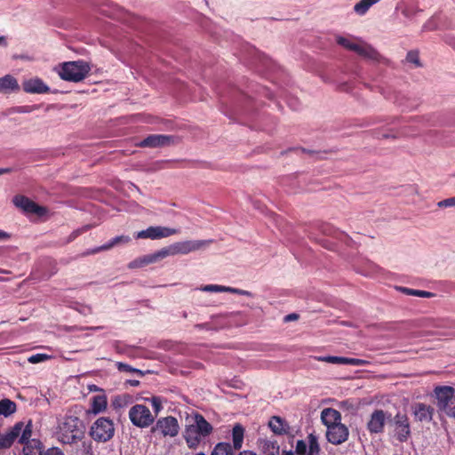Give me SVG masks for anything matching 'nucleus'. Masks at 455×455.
I'll use <instances>...</instances> for the list:
<instances>
[{
	"label": "nucleus",
	"instance_id": "nucleus-4",
	"mask_svg": "<svg viewBox=\"0 0 455 455\" xmlns=\"http://www.w3.org/2000/svg\"><path fill=\"white\" fill-rule=\"evenodd\" d=\"M91 67L84 60L67 61L59 66L58 74L64 81L78 83L90 73Z\"/></svg>",
	"mask_w": 455,
	"mask_h": 455
},
{
	"label": "nucleus",
	"instance_id": "nucleus-25",
	"mask_svg": "<svg viewBox=\"0 0 455 455\" xmlns=\"http://www.w3.org/2000/svg\"><path fill=\"white\" fill-rule=\"evenodd\" d=\"M20 89L18 81L11 75H6L0 78V92L8 91H18Z\"/></svg>",
	"mask_w": 455,
	"mask_h": 455
},
{
	"label": "nucleus",
	"instance_id": "nucleus-43",
	"mask_svg": "<svg viewBox=\"0 0 455 455\" xmlns=\"http://www.w3.org/2000/svg\"><path fill=\"white\" fill-rule=\"evenodd\" d=\"M237 455H258V454L252 451L244 450L243 451H240Z\"/></svg>",
	"mask_w": 455,
	"mask_h": 455
},
{
	"label": "nucleus",
	"instance_id": "nucleus-41",
	"mask_svg": "<svg viewBox=\"0 0 455 455\" xmlns=\"http://www.w3.org/2000/svg\"><path fill=\"white\" fill-rule=\"evenodd\" d=\"M44 455H65V454L60 448L52 447V448L48 449L44 452Z\"/></svg>",
	"mask_w": 455,
	"mask_h": 455
},
{
	"label": "nucleus",
	"instance_id": "nucleus-10",
	"mask_svg": "<svg viewBox=\"0 0 455 455\" xmlns=\"http://www.w3.org/2000/svg\"><path fill=\"white\" fill-rule=\"evenodd\" d=\"M395 438L400 443H405L411 436V426L409 418L404 413H396L393 419Z\"/></svg>",
	"mask_w": 455,
	"mask_h": 455
},
{
	"label": "nucleus",
	"instance_id": "nucleus-2",
	"mask_svg": "<svg viewBox=\"0 0 455 455\" xmlns=\"http://www.w3.org/2000/svg\"><path fill=\"white\" fill-rule=\"evenodd\" d=\"M213 431V427L205 419V418L198 413H193V422L186 425L183 437L188 447L196 450L202 440L209 436Z\"/></svg>",
	"mask_w": 455,
	"mask_h": 455
},
{
	"label": "nucleus",
	"instance_id": "nucleus-14",
	"mask_svg": "<svg viewBox=\"0 0 455 455\" xmlns=\"http://www.w3.org/2000/svg\"><path fill=\"white\" fill-rule=\"evenodd\" d=\"M326 439L333 445H340L347 441L349 430L347 427L342 423L331 426L326 429Z\"/></svg>",
	"mask_w": 455,
	"mask_h": 455
},
{
	"label": "nucleus",
	"instance_id": "nucleus-50",
	"mask_svg": "<svg viewBox=\"0 0 455 455\" xmlns=\"http://www.w3.org/2000/svg\"><path fill=\"white\" fill-rule=\"evenodd\" d=\"M20 112H24L23 109L25 108V107H20Z\"/></svg>",
	"mask_w": 455,
	"mask_h": 455
},
{
	"label": "nucleus",
	"instance_id": "nucleus-42",
	"mask_svg": "<svg viewBox=\"0 0 455 455\" xmlns=\"http://www.w3.org/2000/svg\"><path fill=\"white\" fill-rule=\"evenodd\" d=\"M299 318V315L295 314V313H292V314H289L285 316L284 318V321L285 322H289V321H294V320H297Z\"/></svg>",
	"mask_w": 455,
	"mask_h": 455
},
{
	"label": "nucleus",
	"instance_id": "nucleus-35",
	"mask_svg": "<svg viewBox=\"0 0 455 455\" xmlns=\"http://www.w3.org/2000/svg\"><path fill=\"white\" fill-rule=\"evenodd\" d=\"M50 358H51V355H48L46 354H36V355H30L28 358V361L30 363L35 364V363H39L44 362L46 360H49Z\"/></svg>",
	"mask_w": 455,
	"mask_h": 455
},
{
	"label": "nucleus",
	"instance_id": "nucleus-16",
	"mask_svg": "<svg viewBox=\"0 0 455 455\" xmlns=\"http://www.w3.org/2000/svg\"><path fill=\"white\" fill-rule=\"evenodd\" d=\"M387 419V413L383 410H375L367 423V429L371 434L383 433Z\"/></svg>",
	"mask_w": 455,
	"mask_h": 455
},
{
	"label": "nucleus",
	"instance_id": "nucleus-34",
	"mask_svg": "<svg viewBox=\"0 0 455 455\" xmlns=\"http://www.w3.org/2000/svg\"><path fill=\"white\" fill-rule=\"evenodd\" d=\"M337 43L339 45L343 46L344 48H346L349 51H352V52H355L356 47L358 45V44L353 43L350 40H348L345 37H342V36H340L337 39Z\"/></svg>",
	"mask_w": 455,
	"mask_h": 455
},
{
	"label": "nucleus",
	"instance_id": "nucleus-32",
	"mask_svg": "<svg viewBox=\"0 0 455 455\" xmlns=\"http://www.w3.org/2000/svg\"><path fill=\"white\" fill-rule=\"evenodd\" d=\"M398 290L401 291L403 293L410 296H417L421 298H432L435 296L434 293L430 291L415 290L407 287H399Z\"/></svg>",
	"mask_w": 455,
	"mask_h": 455
},
{
	"label": "nucleus",
	"instance_id": "nucleus-3",
	"mask_svg": "<svg viewBox=\"0 0 455 455\" xmlns=\"http://www.w3.org/2000/svg\"><path fill=\"white\" fill-rule=\"evenodd\" d=\"M84 433V424L78 417L66 415L58 426L57 436L62 443L72 444L81 441Z\"/></svg>",
	"mask_w": 455,
	"mask_h": 455
},
{
	"label": "nucleus",
	"instance_id": "nucleus-9",
	"mask_svg": "<svg viewBox=\"0 0 455 455\" xmlns=\"http://www.w3.org/2000/svg\"><path fill=\"white\" fill-rule=\"evenodd\" d=\"M31 436L32 423L28 421L18 440V443L23 445L21 455H44L43 443L39 439L31 438Z\"/></svg>",
	"mask_w": 455,
	"mask_h": 455
},
{
	"label": "nucleus",
	"instance_id": "nucleus-37",
	"mask_svg": "<svg viewBox=\"0 0 455 455\" xmlns=\"http://www.w3.org/2000/svg\"><path fill=\"white\" fill-rule=\"evenodd\" d=\"M406 60L408 62L415 64L416 66H420L418 52L410 51L406 55Z\"/></svg>",
	"mask_w": 455,
	"mask_h": 455
},
{
	"label": "nucleus",
	"instance_id": "nucleus-20",
	"mask_svg": "<svg viewBox=\"0 0 455 455\" xmlns=\"http://www.w3.org/2000/svg\"><path fill=\"white\" fill-rule=\"evenodd\" d=\"M415 419L420 422H429L433 419L434 408L423 403H418L413 407Z\"/></svg>",
	"mask_w": 455,
	"mask_h": 455
},
{
	"label": "nucleus",
	"instance_id": "nucleus-15",
	"mask_svg": "<svg viewBox=\"0 0 455 455\" xmlns=\"http://www.w3.org/2000/svg\"><path fill=\"white\" fill-rule=\"evenodd\" d=\"M12 202L16 207L21 209L26 213H34L37 216H43L47 212L45 207L38 205L24 196H15Z\"/></svg>",
	"mask_w": 455,
	"mask_h": 455
},
{
	"label": "nucleus",
	"instance_id": "nucleus-23",
	"mask_svg": "<svg viewBox=\"0 0 455 455\" xmlns=\"http://www.w3.org/2000/svg\"><path fill=\"white\" fill-rule=\"evenodd\" d=\"M268 427L276 435H286L290 430V426L281 417L273 416L269 422Z\"/></svg>",
	"mask_w": 455,
	"mask_h": 455
},
{
	"label": "nucleus",
	"instance_id": "nucleus-33",
	"mask_svg": "<svg viewBox=\"0 0 455 455\" xmlns=\"http://www.w3.org/2000/svg\"><path fill=\"white\" fill-rule=\"evenodd\" d=\"M144 400L146 402H149L151 406H152V410L153 411L152 414L153 415H156V418L158 416V414L161 412V411L163 410V400L160 396H156V395H153L151 397H146L144 398Z\"/></svg>",
	"mask_w": 455,
	"mask_h": 455
},
{
	"label": "nucleus",
	"instance_id": "nucleus-36",
	"mask_svg": "<svg viewBox=\"0 0 455 455\" xmlns=\"http://www.w3.org/2000/svg\"><path fill=\"white\" fill-rule=\"evenodd\" d=\"M204 291H210V292H224L226 290V286L219 285V284H207L201 288Z\"/></svg>",
	"mask_w": 455,
	"mask_h": 455
},
{
	"label": "nucleus",
	"instance_id": "nucleus-18",
	"mask_svg": "<svg viewBox=\"0 0 455 455\" xmlns=\"http://www.w3.org/2000/svg\"><path fill=\"white\" fill-rule=\"evenodd\" d=\"M23 91L27 93H48L50 88L38 77L28 79L22 84Z\"/></svg>",
	"mask_w": 455,
	"mask_h": 455
},
{
	"label": "nucleus",
	"instance_id": "nucleus-6",
	"mask_svg": "<svg viewBox=\"0 0 455 455\" xmlns=\"http://www.w3.org/2000/svg\"><path fill=\"white\" fill-rule=\"evenodd\" d=\"M454 388L449 386H441L435 388L437 407L441 414L455 417Z\"/></svg>",
	"mask_w": 455,
	"mask_h": 455
},
{
	"label": "nucleus",
	"instance_id": "nucleus-46",
	"mask_svg": "<svg viewBox=\"0 0 455 455\" xmlns=\"http://www.w3.org/2000/svg\"><path fill=\"white\" fill-rule=\"evenodd\" d=\"M128 383L132 387H136L140 384V381L139 380H128Z\"/></svg>",
	"mask_w": 455,
	"mask_h": 455
},
{
	"label": "nucleus",
	"instance_id": "nucleus-40",
	"mask_svg": "<svg viewBox=\"0 0 455 455\" xmlns=\"http://www.w3.org/2000/svg\"><path fill=\"white\" fill-rule=\"evenodd\" d=\"M224 291L231 292V293H235V294L247 295V296L251 295V293L247 291L240 290V289L233 288V287H228V286H226V290Z\"/></svg>",
	"mask_w": 455,
	"mask_h": 455
},
{
	"label": "nucleus",
	"instance_id": "nucleus-24",
	"mask_svg": "<svg viewBox=\"0 0 455 455\" xmlns=\"http://www.w3.org/2000/svg\"><path fill=\"white\" fill-rule=\"evenodd\" d=\"M244 428L241 424H235L232 429V448L235 451H239L243 443Z\"/></svg>",
	"mask_w": 455,
	"mask_h": 455
},
{
	"label": "nucleus",
	"instance_id": "nucleus-28",
	"mask_svg": "<svg viewBox=\"0 0 455 455\" xmlns=\"http://www.w3.org/2000/svg\"><path fill=\"white\" fill-rule=\"evenodd\" d=\"M108 405L105 395H95L92 399L91 411L94 414L100 413L106 410Z\"/></svg>",
	"mask_w": 455,
	"mask_h": 455
},
{
	"label": "nucleus",
	"instance_id": "nucleus-26",
	"mask_svg": "<svg viewBox=\"0 0 455 455\" xmlns=\"http://www.w3.org/2000/svg\"><path fill=\"white\" fill-rule=\"evenodd\" d=\"M128 242H130L129 236H124V235L116 236V237L113 238L111 241H109L108 243H106L102 246L97 247V248L92 250L91 251L84 253V255L93 254V253L100 252L101 251L109 250L113 246H115L116 244H117L119 243H128Z\"/></svg>",
	"mask_w": 455,
	"mask_h": 455
},
{
	"label": "nucleus",
	"instance_id": "nucleus-1",
	"mask_svg": "<svg viewBox=\"0 0 455 455\" xmlns=\"http://www.w3.org/2000/svg\"><path fill=\"white\" fill-rule=\"evenodd\" d=\"M211 243V240H194L174 243L167 247L162 248L161 250L152 254L145 255L141 259V262L145 265H148L160 261L168 256L188 254L191 251H198Z\"/></svg>",
	"mask_w": 455,
	"mask_h": 455
},
{
	"label": "nucleus",
	"instance_id": "nucleus-13",
	"mask_svg": "<svg viewBox=\"0 0 455 455\" xmlns=\"http://www.w3.org/2000/svg\"><path fill=\"white\" fill-rule=\"evenodd\" d=\"M177 234V230L174 228H165V227H149L145 230H141L138 232L135 235L137 239H161L164 237L171 236L172 235Z\"/></svg>",
	"mask_w": 455,
	"mask_h": 455
},
{
	"label": "nucleus",
	"instance_id": "nucleus-19",
	"mask_svg": "<svg viewBox=\"0 0 455 455\" xmlns=\"http://www.w3.org/2000/svg\"><path fill=\"white\" fill-rule=\"evenodd\" d=\"M318 361L335 364H348L353 366H364L368 364L366 360L334 355L320 356L318 357Z\"/></svg>",
	"mask_w": 455,
	"mask_h": 455
},
{
	"label": "nucleus",
	"instance_id": "nucleus-47",
	"mask_svg": "<svg viewBox=\"0 0 455 455\" xmlns=\"http://www.w3.org/2000/svg\"><path fill=\"white\" fill-rule=\"evenodd\" d=\"M0 45L6 46L7 43L5 41V38L4 36H0Z\"/></svg>",
	"mask_w": 455,
	"mask_h": 455
},
{
	"label": "nucleus",
	"instance_id": "nucleus-38",
	"mask_svg": "<svg viewBox=\"0 0 455 455\" xmlns=\"http://www.w3.org/2000/svg\"><path fill=\"white\" fill-rule=\"evenodd\" d=\"M117 368L121 371H126V372H137L141 374V371L140 370L132 368L131 365L124 363H118Z\"/></svg>",
	"mask_w": 455,
	"mask_h": 455
},
{
	"label": "nucleus",
	"instance_id": "nucleus-22",
	"mask_svg": "<svg viewBox=\"0 0 455 455\" xmlns=\"http://www.w3.org/2000/svg\"><path fill=\"white\" fill-rule=\"evenodd\" d=\"M355 52L367 60L374 61H379L380 59V54L377 50L366 43L358 44Z\"/></svg>",
	"mask_w": 455,
	"mask_h": 455
},
{
	"label": "nucleus",
	"instance_id": "nucleus-29",
	"mask_svg": "<svg viewBox=\"0 0 455 455\" xmlns=\"http://www.w3.org/2000/svg\"><path fill=\"white\" fill-rule=\"evenodd\" d=\"M16 410L17 405L13 401L8 398L0 400V415L9 417L10 415L13 414Z\"/></svg>",
	"mask_w": 455,
	"mask_h": 455
},
{
	"label": "nucleus",
	"instance_id": "nucleus-7",
	"mask_svg": "<svg viewBox=\"0 0 455 455\" xmlns=\"http://www.w3.org/2000/svg\"><path fill=\"white\" fill-rule=\"evenodd\" d=\"M90 436L96 442L106 443L109 441L115 434L113 421L107 417L99 418L90 428Z\"/></svg>",
	"mask_w": 455,
	"mask_h": 455
},
{
	"label": "nucleus",
	"instance_id": "nucleus-49",
	"mask_svg": "<svg viewBox=\"0 0 455 455\" xmlns=\"http://www.w3.org/2000/svg\"><path fill=\"white\" fill-rule=\"evenodd\" d=\"M196 455H206L204 452H198Z\"/></svg>",
	"mask_w": 455,
	"mask_h": 455
},
{
	"label": "nucleus",
	"instance_id": "nucleus-12",
	"mask_svg": "<svg viewBox=\"0 0 455 455\" xmlns=\"http://www.w3.org/2000/svg\"><path fill=\"white\" fill-rule=\"evenodd\" d=\"M307 443L304 440H298L295 446L296 455H320L321 448L317 436L314 434L307 435Z\"/></svg>",
	"mask_w": 455,
	"mask_h": 455
},
{
	"label": "nucleus",
	"instance_id": "nucleus-44",
	"mask_svg": "<svg viewBox=\"0 0 455 455\" xmlns=\"http://www.w3.org/2000/svg\"><path fill=\"white\" fill-rule=\"evenodd\" d=\"M10 237V235L4 231L0 230V240H5Z\"/></svg>",
	"mask_w": 455,
	"mask_h": 455
},
{
	"label": "nucleus",
	"instance_id": "nucleus-31",
	"mask_svg": "<svg viewBox=\"0 0 455 455\" xmlns=\"http://www.w3.org/2000/svg\"><path fill=\"white\" fill-rule=\"evenodd\" d=\"M379 0H361L354 6V11L359 15H364L371 6L378 3Z\"/></svg>",
	"mask_w": 455,
	"mask_h": 455
},
{
	"label": "nucleus",
	"instance_id": "nucleus-27",
	"mask_svg": "<svg viewBox=\"0 0 455 455\" xmlns=\"http://www.w3.org/2000/svg\"><path fill=\"white\" fill-rule=\"evenodd\" d=\"M262 455H279L280 447L277 442L263 440L260 443Z\"/></svg>",
	"mask_w": 455,
	"mask_h": 455
},
{
	"label": "nucleus",
	"instance_id": "nucleus-5",
	"mask_svg": "<svg viewBox=\"0 0 455 455\" xmlns=\"http://www.w3.org/2000/svg\"><path fill=\"white\" fill-rule=\"evenodd\" d=\"M154 423L150 428L151 434L164 438H174L180 430L179 421L173 416L161 417Z\"/></svg>",
	"mask_w": 455,
	"mask_h": 455
},
{
	"label": "nucleus",
	"instance_id": "nucleus-39",
	"mask_svg": "<svg viewBox=\"0 0 455 455\" xmlns=\"http://www.w3.org/2000/svg\"><path fill=\"white\" fill-rule=\"evenodd\" d=\"M437 205L439 207H452L455 206V197H450L448 199L440 201Z\"/></svg>",
	"mask_w": 455,
	"mask_h": 455
},
{
	"label": "nucleus",
	"instance_id": "nucleus-45",
	"mask_svg": "<svg viewBox=\"0 0 455 455\" xmlns=\"http://www.w3.org/2000/svg\"><path fill=\"white\" fill-rule=\"evenodd\" d=\"M12 172V169L10 168H0V175L4 173H9Z\"/></svg>",
	"mask_w": 455,
	"mask_h": 455
},
{
	"label": "nucleus",
	"instance_id": "nucleus-30",
	"mask_svg": "<svg viewBox=\"0 0 455 455\" xmlns=\"http://www.w3.org/2000/svg\"><path fill=\"white\" fill-rule=\"evenodd\" d=\"M234 451L229 443L221 442L215 445L211 455H235Z\"/></svg>",
	"mask_w": 455,
	"mask_h": 455
},
{
	"label": "nucleus",
	"instance_id": "nucleus-8",
	"mask_svg": "<svg viewBox=\"0 0 455 455\" xmlns=\"http://www.w3.org/2000/svg\"><path fill=\"white\" fill-rule=\"evenodd\" d=\"M132 424L139 428L152 427L156 421V415L144 404L137 403L132 406L128 412Z\"/></svg>",
	"mask_w": 455,
	"mask_h": 455
},
{
	"label": "nucleus",
	"instance_id": "nucleus-48",
	"mask_svg": "<svg viewBox=\"0 0 455 455\" xmlns=\"http://www.w3.org/2000/svg\"><path fill=\"white\" fill-rule=\"evenodd\" d=\"M282 455H293L292 451H283Z\"/></svg>",
	"mask_w": 455,
	"mask_h": 455
},
{
	"label": "nucleus",
	"instance_id": "nucleus-17",
	"mask_svg": "<svg viewBox=\"0 0 455 455\" xmlns=\"http://www.w3.org/2000/svg\"><path fill=\"white\" fill-rule=\"evenodd\" d=\"M172 141V136L164 134H152L145 138L140 145L144 148H158L170 145Z\"/></svg>",
	"mask_w": 455,
	"mask_h": 455
},
{
	"label": "nucleus",
	"instance_id": "nucleus-21",
	"mask_svg": "<svg viewBox=\"0 0 455 455\" xmlns=\"http://www.w3.org/2000/svg\"><path fill=\"white\" fill-rule=\"evenodd\" d=\"M341 413L332 408H325L321 412V420L326 428L341 423Z\"/></svg>",
	"mask_w": 455,
	"mask_h": 455
},
{
	"label": "nucleus",
	"instance_id": "nucleus-11",
	"mask_svg": "<svg viewBox=\"0 0 455 455\" xmlns=\"http://www.w3.org/2000/svg\"><path fill=\"white\" fill-rule=\"evenodd\" d=\"M26 425L22 421L15 423L5 433L0 435V451L10 449L16 440H19Z\"/></svg>",
	"mask_w": 455,
	"mask_h": 455
}]
</instances>
